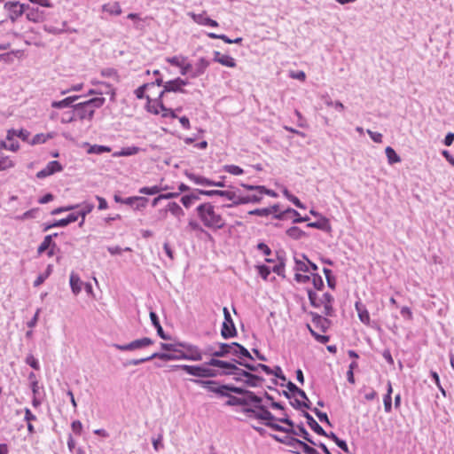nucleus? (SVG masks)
Here are the masks:
<instances>
[{
    "instance_id": "f257e3e1",
    "label": "nucleus",
    "mask_w": 454,
    "mask_h": 454,
    "mask_svg": "<svg viewBox=\"0 0 454 454\" xmlns=\"http://www.w3.org/2000/svg\"><path fill=\"white\" fill-rule=\"evenodd\" d=\"M196 210L204 226L211 229H222L225 225L223 218L215 210V207L211 203H202L197 207Z\"/></svg>"
},
{
    "instance_id": "f03ea898",
    "label": "nucleus",
    "mask_w": 454,
    "mask_h": 454,
    "mask_svg": "<svg viewBox=\"0 0 454 454\" xmlns=\"http://www.w3.org/2000/svg\"><path fill=\"white\" fill-rule=\"evenodd\" d=\"M105 98L97 97L74 105L73 108H74L76 118L81 121H91L94 117L95 110L100 108L105 104Z\"/></svg>"
},
{
    "instance_id": "7ed1b4c3",
    "label": "nucleus",
    "mask_w": 454,
    "mask_h": 454,
    "mask_svg": "<svg viewBox=\"0 0 454 454\" xmlns=\"http://www.w3.org/2000/svg\"><path fill=\"white\" fill-rule=\"evenodd\" d=\"M182 348H184V352H181L180 355L163 354L162 360H164V361H173V360L201 361L202 360V353L197 346L184 342V344H182Z\"/></svg>"
},
{
    "instance_id": "20e7f679",
    "label": "nucleus",
    "mask_w": 454,
    "mask_h": 454,
    "mask_svg": "<svg viewBox=\"0 0 454 454\" xmlns=\"http://www.w3.org/2000/svg\"><path fill=\"white\" fill-rule=\"evenodd\" d=\"M171 370H183L186 373L197 378H213L218 375L217 372L204 365H188V364H175L171 365Z\"/></svg>"
},
{
    "instance_id": "39448f33",
    "label": "nucleus",
    "mask_w": 454,
    "mask_h": 454,
    "mask_svg": "<svg viewBox=\"0 0 454 454\" xmlns=\"http://www.w3.org/2000/svg\"><path fill=\"white\" fill-rule=\"evenodd\" d=\"M187 84H188V82L186 80L181 79L179 77L176 78L174 80L165 82L163 84V89L159 93V97L163 98L168 101V93H170V92L185 93L186 90H184L183 87Z\"/></svg>"
},
{
    "instance_id": "423d86ee",
    "label": "nucleus",
    "mask_w": 454,
    "mask_h": 454,
    "mask_svg": "<svg viewBox=\"0 0 454 454\" xmlns=\"http://www.w3.org/2000/svg\"><path fill=\"white\" fill-rule=\"evenodd\" d=\"M243 412L246 413L249 418H255L264 420L265 422H270V420L276 419L271 412L269 411L266 407L261 403L254 405V408H244Z\"/></svg>"
},
{
    "instance_id": "0eeeda50",
    "label": "nucleus",
    "mask_w": 454,
    "mask_h": 454,
    "mask_svg": "<svg viewBox=\"0 0 454 454\" xmlns=\"http://www.w3.org/2000/svg\"><path fill=\"white\" fill-rule=\"evenodd\" d=\"M145 98L147 99L146 108L148 112L153 114H160L164 118L168 116L167 106H165L168 101L165 98H160L158 96L156 98L152 99L150 98L149 95H147Z\"/></svg>"
},
{
    "instance_id": "6e6552de",
    "label": "nucleus",
    "mask_w": 454,
    "mask_h": 454,
    "mask_svg": "<svg viewBox=\"0 0 454 454\" xmlns=\"http://www.w3.org/2000/svg\"><path fill=\"white\" fill-rule=\"evenodd\" d=\"M153 343V340L148 337H144L141 339L134 340L127 344H113V347L120 351H132L136 349H140L150 346Z\"/></svg>"
},
{
    "instance_id": "1a4fd4ad",
    "label": "nucleus",
    "mask_w": 454,
    "mask_h": 454,
    "mask_svg": "<svg viewBox=\"0 0 454 454\" xmlns=\"http://www.w3.org/2000/svg\"><path fill=\"white\" fill-rule=\"evenodd\" d=\"M224 321L223 322L221 335L223 339H229L237 335V330L231 316L226 307L223 309Z\"/></svg>"
},
{
    "instance_id": "9d476101",
    "label": "nucleus",
    "mask_w": 454,
    "mask_h": 454,
    "mask_svg": "<svg viewBox=\"0 0 454 454\" xmlns=\"http://www.w3.org/2000/svg\"><path fill=\"white\" fill-rule=\"evenodd\" d=\"M4 8L9 12V18L12 21L18 20L23 13H25L26 4H20L18 1L8 2L4 4Z\"/></svg>"
},
{
    "instance_id": "9b49d317",
    "label": "nucleus",
    "mask_w": 454,
    "mask_h": 454,
    "mask_svg": "<svg viewBox=\"0 0 454 454\" xmlns=\"http://www.w3.org/2000/svg\"><path fill=\"white\" fill-rule=\"evenodd\" d=\"M62 169L63 168L58 160H52L50 161L44 168L36 173V177L43 179L57 172H60Z\"/></svg>"
},
{
    "instance_id": "f8f14e48",
    "label": "nucleus",
    "mask_w": 454,
    "mask_h": 454,
    "mask_svg": "<svg viewBox=\"0 0 454 454\" xmlns=\"http://www.w3.org/2000/svg\"><path fill=\"white\" fill-rule=\"evenodd\" d=\"M191 381L215 395H218L221 389V385L216 380L192 379Z\"/></svg>"
},
{
    "instance_id": "ddd939ff",
    "label": "nucleus",
    "mask_w": 454,
    "mask_h": 454,
    "mask_svg": "<svg viewBox=\"0 0 454 454\" xmlns=\"http://www.w3.org/2000/svg\"><path fill=\"white\" fill-rule=\"evenodd\" d=\"M198 192L199 193H201L202 195H206V196H221V197H225L226 199H228L229 200H231L232 201V204L231 205H228V207H231L232 205H234V200H236V193L234 192H231V191H222V190H209V191H207V190H198Z\"/></svg>"
},
{
    "instance_id": "4468645a",
    "label": "nucleus",
    "mask_w": 454,
    "mask_h": 454,
    "mask_svg": "<svg viewBox=\"0 0 454 454\" xmlns=\"http://www.w3.org/2000/svg\"><path fill=\"white\" fill-rule=\"evenodd\" d=\"M25 14L28 20L33 22H40L44 18V12L41 11L38 7H31L26 5Z\"/></svg>"
},
{
    "instance_id": "2eb2a0df",
    "label": "nucleus",
    "mask_w": 454,
    "mask_h": 454,
    "mask_svg": "<svg viewBox=\"0 0 454 454\" xmlns=\"http://www.w3.org/2000/svg\"><path fill=\"white\" fill-rule=\"evenodd\" d=\"M190 16L193 20L194 22H196L199 25L203 26H210V27H218L217 21L208 18L205 12L196 14V13H190Z\"/></svg>"
},
{
    "instance_id": "dca6fc26",
    "label": "nucleus",
    "mask_w": 454,
    "mask_h": 454,
    "mask_svg": "<svg viewBox=\"0 0 454 454\" xmlns=\"http://www.w3.org/2000/svg\"><path fill=\"white\" fill-rule=\"evenodd\" d=\"M235 362L237 364H239V365L246 367L247 370H249L251 372H257L259 369H261L268 375L273 374V369L270 368L268 365L263 364H258L256 365H254L252 364H248V363H246L245 361H241V360H235Z\"/></svg>"
},
{
    "instance_id": "f3484780",
    "label": "nucleus",
    "mask_w": 454,
    "mask_h": 454,
    "mask_svg": "<svg viewBox=\"0 0 454 454\" xmlns=\"http://www.w3.org/2000/svg\"><path fill=\"white\" fill-rule=\"evenodd\" d=\"M214 61L228 67H236V61L232 57L225 54H221L219 51H214Z\"/></svg>"
},
{
    "instance_id": "a211bd4d",
    "label": "nucleus",
    "mask_w": 454,
    "mask_h": 454,
    "mask_svg": "<svg viewBox=\"0 0 454 454\" xmlns=\"http://www.w3.org/2000/svg\"><path fill=\"white\" fill-rule=\"evenodd\" d=\"M237 351L235 350L232 342L231 343H220L219 349L215 350L214 353H211L213 356L216 357H224L229 354L234 356Z\"/></svg>"
},
{
    "instance_id": "6ab92c4d",
    "label": "nucleus",
    "mask_w": 454,
    "mask_h": 454,
    "mask_svg": "<svg viewBox=\"0 0 454 454\" xmlns=\"http://www.w3.org/2000/svg\"><path fill=\"white\" fill-rule=\"evenodd\" d=\"M271 436L277 442L284 443V444H286L289 447H292L294 449L300 448L302 443V441H301L297 438L292 437V436H288V435L284 436V437H279L278 435L272 434Z\"/></svg>"
},
{
    "instance_id": "aec40b11",
    "label": "nucleus",
    "mask_w": 454,
    "mask_h": 454,
    "mask_svg": "<svg viewBox=\"0 0 454 454\" xmlns=\"http://www.w3.org/2000/svg\"><path fill=\"white\" fill-rule=\"evenodd\" d=\"M262 200V195L255 192V193L247 196H237L234 200V206L247 203H259Z\"/></svg>"
},
{
    "instance_id": "412c9836",
    "label": "nucleus",
    "mask_w": 454,
    "mask_h": 454,
    "mask_svg": "<svg viewBox=\"0 0 454 454\" xmlns=\"http://www.w3.org/2000/svg\"><path fill=\"white\" fill-rule=\"evenodd\" d=\"M289 214H292L293 215L295 216V218L293 220L294 223L307 222L309 220L308 216H305V217L300 216L299 212H297L295 209H293V208H287L286 210L282 211L280 214L276 215L275 218L278 219V220H284L286 218V216Z\"/></svg>"
},
{
    "instance_id": "4be33fe9",
    "label": "nucleus",
    "mask_w": 454,
    "mask_h": 454,
    "mask_svg": "<svg viewBox=\"0 0 454 454\" xmlns=\"http://www.w3.org/2000/svg\"><path fill=\"white\" fill-rule=\"evenodd\" d=\"M209 66V61L205 58H200L194 66V69L192 72V77L196 78L201 74H203L206 69Z\"/></svg>"
},
{
    "instance_id": "5701e85b",
    "label": "nucleus",
    "mask_w": 454,
    "mask_h": 454,
    "mask_svg": "<svg viewBox=\"0 0 454 454\" xmlns=\"http://www.w3.org/2000/svg\"><path fill=\"white\" fill-rule=\"evenodd\" d=\"M302 415L307 419V424L309 427L317 434L323 435L326 434V432L324 428L314 419V418L307 411H302Z\"/></svg>"
},
{
    "instance_id": "b1692460",
    "label": "nucleus",
    "mask_w": 454,
    "mask_h": 454,
    "mask_svg": "<svg viewBox=\"0 0 454 454\" xmlns=\"http://www.w3.org/2000/svg\"><path fill=\"white\" fill-rule=\"evenodd\" d=\"M356 310L358 317L362 323L366 325H370V315L365 306L361 301H356L355 304Z\"/></svg>"
},
{
    "instance_id": "393cba45",
    "label": "nucleus",
    "mask_w": 454,
    "mask_h": 454,
    "mask_svg": "<svg viewBox=\"0 0 454 454\" xmlns=\"http://www.w3.org/2000/svg\"><path fill=\"white\" fill-rule=\"evenodd\" d=\"M69 282L73 294L74 295L80 294V292L82 291V287L83 286V282L81 280L78 274L74 273V271L71 272Z\"/></svg>"
},
{
    "instance_id": "a878e982",
    "label": "nucleus",
    "mask_w": 454,
    "mask_h": 454,
    "mask_svg": "<svg viewBox=\"0 0 454 454\" xmlns=\"http://www.w3.org/2000/svg\"><path fill=\"white\" fill-rule=\"evenodd\" d=\"M242 373L244 374V377L246 378L245 383L248 387H258L259 384L264 380L262 377L255 375V374H252L249 372H243Z\"/></svg>"
},
{
    "instance_id": "bb28decb",
    "label": "nucleus",
    "mask_w": 454,
    "mask_h": 454,
    "mask_svg": "<svg viewBox=\"0 0 454 454\" xmlns=\"http://www.w3.org/2000/svg\"><path fill=\"white\" fill-rule=\"evenodd\" d=\"M150 319L152 321L153 325L156 328L158 335L163 340H169L170 337L166 335L158 318V316L155 312H150Z\"/></svg>"
},
{
    "instance_id": "cd10ccee",
    "label": "nucleus",
    "mask_w": 454,
    "mask_h": 454,
    "mask_svg": "<svg viewBox=\"0 0 454 454\" xmlns=\"http://www.w3.org/2000/svg\"><path fill=\"white\" fill-rule=\"evenodd\" d=\"M162 355L163 354H160L158 352H155V353H153L151 356H146V357L138 358V359H132V360L127 361L125 363V366L138 365V364H143L145 362L151 361V360H153L154 358H159V359L162 360Z\"/></svg>"
},
{
    "instance_id": "c85d7f7f",
    "label": "nucleus",
    "mask_w": 454,
    "mask_h": 454,
    "mask_svg": "<svg viewBox=\"0 0 454 454\" xmlns=\"http://www.w3.org/2000/svg\"><path fill=\"white\" fill-rule=\"evenodd\" d=\"M243 397H240L241 400L245 401V403H243L242 406H247L249 404L254 403V405H257L258 403H262V398L254 395V393L247 390V392L243 395Z\"/></svg>"
},
{
    "instance_id": "c756f323",
    "label": "nucleus",
    "mask_w": 454,
    "mask_h": 454,
    "mask_svg": "<svg viewBox=\"0 0 454 454\" xmlns=\"http://www.w3.org/2000/svg\"><path fill=\"white\" fill-rule=\"evenodd\" d=\"M79 215L77 213H71L66 218L57 220L53 223V226L65 227L71 223H74L78 220Z\"/></svg>"
},
{
    "instance_id": "7c9ffc66",
    "label": "nucleus",
    "mask_w": 454,
    "mask_h": 454,
    "mask_svg": "<svg viewBox=\"0 0 454 454\" xmlns=\"http://www.w3.org/2000/svg\"><path fill=\"white\" fill-rule=\"evenodd\" d=\"M232 345H233L235 350L237 351V353L234 354V356H236L239 358L246 357L249 360H254V357L252 356L250 352L244 346L240 345L238 342H232Z\"/></svg>"
},
{
    "instance_id": "2f4dec72",
    "label": "nucleus",
    "mask_w": 454,
    "mask_h": 454,
    "mask_svg": "<svg viewBox=\"0 0 454 454\" xmlns=\"http://www.w3.org/2000/svg\"><path fill=\"white\" fill-rule=\"evenodd\" d=\"M182 344H184V342L160 343V347L166 351H171V354L180 355L181 352H184V350L180 349V348H182Z\"/></svg>"
},
{
    "instance_id": "473e14b6",
    "label": "nucleus",
    "mask_w": 454,
    "mask_h": 454,
    "mask_svg": "<svg viewBox=\"0 0 454 454\" xmlns=\"http://www.w3.org/2000/svg\"><path fill=\"white\" fill-rule=\"evenodd\" d=\"M286 235L294 239V240H298V239H302L303 237H306L307 234L305 231H301L299 227L297 226H292L290 227L289 229L286 230Z\"/></svg>"
},
{
    "instance_id": "72a5a7b5",
    "label": "nucleus",
    "mask_w": 454,
    "mask_h": 454,
    "mask_svg": "<svg viewBox=\"0 0 454 454\" xmlns=\"http://www.w3.org/2000/svg\"><path fill=\"white\" fill-rule=\"evenodd\" d=\"M167 210L176 216L179 221L184 216V212L176 202H170L167 206Z\"/></svg>"
},
{
    "instance_id": "f704fd0d",
    "label": "nucleus",
    "mask_w": 454,
    "mask_h": 454,
    "mask_svg": "<svg viewBox=\"0 0 454 454\" xmlns=\"http://www.w3.org/2000/svg\"><path fill=\"white\" fill-rule=\"evenodd\" d=\"M392 391H393V389H392L391 382L388 381L387 382V391L383 398L384 409H385V411L387 413L390 412L392 410V397H391Z\"/></svg>"
},
{
    "instance_id": "c9c22d12",
    "label": "nucleus",
    "mask_w": 454,
    "mask_h": 454,
    "mask_svg": "<svg viewBox=\"0 0 454 454\" xmlns=\"http://www.w3.org/2000/svg\"><path fill=\"white\" fill-rule=\"evenodd\" d=\"M82 209L77 212V215L82 217V221L79 223V226L82 227L85 221V216L92 211L94 205L92 203L84 202L81 205Z\"/></svg>"
},
{
    "instance_id": "e433bc0d",
    "label": "nucleus",
    "mask_w": 454,
    "mask_h": 454,
    "mask_svg": "<svg viewBox=\"0 0 454 454\" xmlns=\"http://www.w3.org/2000/svg\"><path fill=\"white\" fill-rule=\"evenodd\" d=\"M102 10L112 15H120L121 13V5L117 2L104 4Z\"/></svg>"
},
{
    "instance_id": "4c0bfd02",
    "label": "nucleus",
    "mask_w": 454,
    "mask_h": 454,
    "mask_svg": "<svg viewBox=\"0 0 454 454\" xmlns=\"http://www.w3.org/2000/svg\"><path fill=\"white\" fill-rule=\"evenodd\" d=\"M323 436L328 437L332 439L336 445L341 449L345 452H348V447L344 440L340 439L333 432L326 433V434H323Z\"/></svg>"
},
{
    "instance_id": "58836bf2",
    "label": "nucleus",
    "mask_w": 454,
    "mask_h": 454,
    "mask_svg": "<svg viewBox=\"0 0 454 454\" xmlns=\"http://www.w3.org/2000/svg\"><path fill=\"white\" fill-rule=\"evenodd\" d=\"M55 243L52 242V235H47L44 237L43 242L37 248V253L39 254H43L46 250H48L51 247H55Z\"/></svg>"
},
{
    "instance_id": "ea45409f",
    "label": "nucleus",
    "mask_w": 454,
    "mask_h": 454,
    "mask_svg": "<svg viewBox=\"0 0 454 454\" xmlns=\"http://www.w3.org/2000/svg\"><path fill=\"white\" fill-rule=\"evenodd\" d=\"M187 177L192 181L194 184H199V185H206V186H209V184H211V180L207 178V177H204V176H197L195 174H187Z\"/></svg>"
},
{
    "instance_id": "a19ab883",
    "label": "nucleus",
    "mask_w": 454,
    "mask_h": 454,
    "mask_svg": "<svg viewBox=\"0 0 454 454\" xmlns=\"http://www.w3.org/2000/svg\"><path fill=\"white\" fill-rule=\"evenodd\" d=\"M385 153L389 164L392 165L401 161L400 156L395 153V151L392 147L387 146L385 150Z\"/></svg>"
},
{
    "instance_id": "79ce46f5",
    "label": "nucleus",
    "mask_w": 454,
    "mask_h": 454,
    "mask_svg": "<svg viewBox=\"0 0 454 454\" xmlns=\"http://www.w3.org/2000/svg\"><path fill=\"white\" fill-rule=\"evenodd\" d=\"M313 323L319 326L323 332H325L329 326V321L319 315L313 317Z\"/></svg>"
},
{
    "instance_id": "37998d69",
    "label": "nucleus",
    "mask_w": 454,
    "mask_h": 454,
    "mask_svg": "<svg viewBox=\"0 0 454 454\" xmlns=\"http://www.w3.org/2000/svg\"><path fill=\"white\" fill-rule=\"evenodd\" d=\"M186 57L180 55L168 57L166 59V61L174 67H180L181 66H183V63L186 61Z\"/></svg>"
},
{
    "instance_id": "c03bdc74",
    "label": "nucleus",
    "mask_w": 454,
    "mask_h": 454,
    "mask_svg": "<svg viewBox=\"0 0 454 454\" xmlns=\"http://www.w3.org/2000/svg\"><path fill=\"white\" fill-rule=\"evenodd\" d=\"M14 167V162L8 156H0V171H4Z\"/></svg>"
},
{
    "instance_id": "a18cd8bd",
    "label": "nucleus",
    "mask_w": 454,
    "mask_h": 454,
    "mask_svg": "<svg viewBox=\"0 0 454 454\" xmlns=\"http://www.w3.org/2000/svg\"><path fill=\"white\" fill-rule=\"evenodd\" d=\"M167 188H161L158 185H154V186H152V187H142L140 190H139V192L142 193V194H146V195H154V194H157L159 193L160 192L163 191V190H166Z\"/></svg>"
},
{
    "instance_id": "49530a36",
    "label": "nucleus",
    "mask_w": 454,
    "mask_h": 454,
    "mask_svg": "<svg viewBox=\"0 0 454 454\" xmlns=\"http://www.w3.org/2000/svg\"><path fill=\"white\" fill-rule=\"evenodd\" d=\"M297 432H298L297 435L301 436L305 441L311 443L312 445H317V442H315L312 440L309 434L308 433V431L305 429V427L302 425H299L297 427Z\"/></svg>"
},
{
    "instance_id": "de8ad7c7",
    "label": "nucleus",
    "mask_w": 454,
    "mask_h": 454,
    "mask_svg": "<svg viewBox=\"0 0 454 454\" xmlns=\"http://www.w3.org/2000/svg\"><path fill=\"white\" fill-rule=\"evenodd\" d=\"M77 120L74 108L70 111L65 112L61 117L62 123H70Z\"/></svg>"
},
{
    "instance_id": "09e8293b",
    "label": "nucleus",
    "mask_w": 454,
    "mask_h": 454,
    "mask_svg": "<svg viewBox=\"0 0 454 454\" xmlns=\"http://www.w3.org/2000/svg\"><path fill=\"white\" fill-rule=\"evenodd\" d=\"M153 87H154V83H145L142 86L138 87L135 90V95L137 96V98L142 99L145 97V90H149Z\"/></svg>"
},
{
    "instance_id": "8fccbe9b",
    "label": "nucleus",
    "mask_w": 454,
    "mask_h": 454,
    "mask_svg": "<svg viewBox=\"0 0 454 454\" xmlns=\"http://www.w3.org/2000/svg\"><path fill=\"white\" fill-rule=\"evenodd\" d=\"M140 152V148L137 146H130L122 148L121 151L118 153L120 156H131L138 153Z\"/></svg>"
},
{
    "instance_id": "3c124183",
    "label": "nucleus",
    "mask_w": 454,
    "mask_h": 454,
    "mask_svg": "<svg viewBox=\"0 0 454 454\" xmlns=\"http://www.w3.org/2000/svg\"><path fill=\"white\" fill-rule=\"evenodd\" d=\"M327 225H328V220L326 218L323 217L321 221L309 223H308L307 226L310 227V228L318 229V230H325Z\"/></svg>"
},
{
    "instance_id": "603ef678",
    "label": "nucleus",
    "mask_w": 454,
    "mask_h": 454,
    "mask_svg": "<svg viewBox=\"0 0 454 454\" xmlns=\"http://www.w3.org/2000/svg\"><path fill=\"white\" fill-rule=\"evenodd\" d=\"M52 136L51 134H36L33 139H32V142L31 144L32 145H36V144H43V143H45L49 138H51Z\"/></svg>"
},
{
    "instance_id": "864d4df0",
    "label": "nucleus",
    "mask_w": 454,
    "mask_h": 454,
    "mask_svg": "<svg viewBox=\"0 0 454 454\" xmlns=\"http://www.w3.org/2000/svg\"><path fill=\"white\" fill-rule=\"evenodd\" d=\"M314 287L317 290H321L324 287V281L320 275L313 273L310 277Z\"/></svg>"
},
{
    "instance_id": "5fc2aeb1",
    "label": "nucleus",
    "mask_w": 454,
    "mask_h": 454,
    "mask_svg": "<svg viewBox=\"0 0 454 454\" xmlns=\"http://www.w3.org/2000/svg\"><path fill=\"white\" fill-rule=\"evenodd\" d=\"M243 372H246V371L237 367V369H235L234 372H223L222 374H223V375H233L234 376L233 379L236 381H241L242 380V377H244V374L242 373Z\"/></svg>"
},
{
    "instance_id": "6e6d98bb",
    "label": "nucleus",
    "mask_w": 454,
    "mask_h": 454,
    "mask_svg": "<svg viewBox=\"0 0 454 454\" xmlns=\"http://www.w3.org/2000/svg\"><path fill=\"white\" fill-rule=\"evenodd\" d=\"M51 106V107L57 109L71 107L70 100H68L67 98L59 101H52Z\"/></svg>"
},
{
    "instance_id": "4d7b16f0",
    "label": "nucleus",
    "mask_w": 454,
    "mask_h": 454,
    "mask_svg": "<svg viewBox=\"0 0 454 454\" xmlns=\"http://www.w3.org/2000/svg\"><path fill=\"white\" fill-rule=\"evenodd\" d=\"M111 149L107 146L95 145L90 148L89 153L101 154L103 153H109Z\"/></svg>"
},
{
    "instance_id": "13d9d810",
    "label": "nucleus",
    "mask_w": 454,
    "mask_h": 454,
    "mask_svg": "<svg viewBox=\"0 0 454 454\" xmlns=\"http://www.w3.org/2000/svg\"><path fill=\"white\" fill-rule=\"evenodd\" d=\"M228 401L225 403L227 406H237V405H243L245 403L244 400H241L240 397H237L234 395H231L230 394V396L228 397Z\"/></svg>"
},
{
    "instance_id": "bf43d9fd",
    "label": "nucleus",
    "mask_w": 454,
    "mask_h": 454,
    "mask_svg": "<svg viewBox=\"0 0 454 454\" xmlns=\"http://www.w3.org/2000/svg\"><path fill=\"white\" fill-rule=\"evenodd\" d=\"M10 142V144H7L5 141H1V147L12 152H16L20 148L19 143L13 140Z\"/></svg>"
},
{
    "instance_id": "052dcab7",
    "label": "nucleus",
    "mask_w": 454,
    "mask_h": 454,
    "mask_svg": "<svg viewBox=\"0 0 454 454\" xmlns=\"http://www.w3.org/2000/svg\"><path fill=\"white\" fill-rule=\"evenodd\" d=\"M308 296L309 300L310 301V304L314 307H319L320 306V300H317V294L314 291L309 289L308 290Z\"/></svg>"
},
{
    "instance_id": "680f3d73",
    "label": "nucleus",
    "mask_w": 454,
    "mask_h": 454,
    "mask_svg": "<svg viewBox=\"0 0 454 454\" xmlns=\"http://www.w3.org/2000/svg\"><path fill=\"white\" fill-rule=\"evenodd\" d=\"M224 168L228 173L235 175V176L241 175L244 172L240 167L236 166V165H227L224 167Z\"/></svg>"
},
{
    "instance_id": "e2e57ef3",
    "label": "nucleus",
    "mask_w": 454,
    "mask_h": 454,
    "mask_svg": "<svg viewBox=\"0 0 454 454\" xmlns=\"http://www.w3.org/2000/svg\"><path fill=\"white\" fill-rule=\"evenodd\" d=\"M312 411L316 414V416L321 422H325L327 423L328 425H331L328 416L325 412H322L317 408L312 409Z\"/></svg>"
},
{
    "instance_id": "0e129e2a",
    "label": "nucleus",
    "mask_w": 454,
    "mask_h": 454,
    "mask_svg": "<svg viewBox=\"0 0 454 454\" xmlns=\"http://www.w3.org/2000/svg\"><path fill=\"white\" fill-rule=\"evenodd\" d=\"M37 211H38L37 208H32L30 210L26 211L23 215L17 216L16 218L18 220H21V221L28 219V218H35Z\"/></svg>"
},
{
    "instance_id": "69168bd1",
    "label": "nucleus",
    "mask_w": 454,
    "mask_h": 454,
    "mask_svg": "<svg viewBox=\"0 0 454 454\" xmlns=\"http://www.w3.org/2000/svg\"><path fill=\"white\" fill-rule=\"evenodd\" d=\"M248 214L251 215H258V216L264 217V216L270 215V211L268 210V207L256 208V209H253V210L249 211Z\"/></svg>"
},
{
    "instance_id": "338daca9",
    "label": "nucleus",
    "mask_w": 454,
    "mask_h": 454,
    "mask_svg": "<svg viewBox=\"0 0 454 454\" xmlns=\"http://www.w3.org/2000/svg\"><path fill=\"white\" fill-rule=\"evenodd\" d=\"M294 261H295V268L294 269L296 271H303V272L309 271V265L306 262L300 261L297 258H295Z\"/></svg>"
},
{
    "instance_id": "774afa93",
    "label": "nucleus",
    "mask_w": 454,
    "mask_h": 454,
    "mask_svg": "<svg viewBox=\"0 0 454 454\" xmlns=\"http://www.w3.org/2000/svg\"><path fill=\"white\" fill-rule=\"evenodd\" d=\"M300 448L302 450V451H303L305 454H319V453H318V451H317L315 448H313V447H311V446L308 445V444H307L306 442H304L303 441H302V443H301V447H300Z\"/></svg>"
}]
</instances>
